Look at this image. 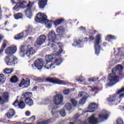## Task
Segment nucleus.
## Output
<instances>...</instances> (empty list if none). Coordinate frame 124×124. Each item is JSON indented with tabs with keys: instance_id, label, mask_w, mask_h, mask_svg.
Instances as JSON below:
<instances>
[{
	"instance_id": "obj_1",
	"label": "nucleus",
	"mask_w": 124,
	"mask_h": 124,
	"mask_svg": "<svg viewBox=\"0 0 124 124\" xmlns=\"http://www.w3.org/2000/svg\"><path fill=\"white\" fill-rule=\"evenodd\" d=\"M58 54L56 53V55L52 54L46 56V65L44 66L45 68L52 69L55 68L56 65L59 66L62 63V59L59 57Z\"/></svg>"
},
{
	"instance_id": "obj_2",
	"label": "nucleus",
	"mask_w": 124,
	"mask_h": 124,
	"mask_svg": "<svg viewBox=\"0 0 124 124\" xmlns=\"http://www.w3.org/2000/svg\"><path fill=\"white\" fill-rule=\"evenodd\" d=\"M98 118L96 117L95 114H93L87 120L86 124H98L102 123L103 121H105L108 119L109 117V113L106 110H103L101 114L98 115Z\"/></svg>"
},
{
	"instance_id": "obj_3",
	"label": "nucleus",
	"mask_w": 124,
	"mask_h": 124,
	"mask_svg": "<svg viewBox=\"0 0 124 124\" xmlns=\"http://www.w3.org/2000/svg\"><path fill=\"white\" fill-rule=\"evenodd\" d=\"M123 71V66L118 65L114 68L112 70V73L108 76V86H113L119 82V77L117 74Z\"/></svg>"
},
{
	"instance_id": "obj_4",
	"label": "nucleus",
	"mask_w": 124,
	"mask_h": 124,
	"mask_svg": "<svg viewBox=\"0 0 124 124\" xmlns=\"http://www.w3.org/2000/svg\"><path fill=\"white\" fill-rule=\"evenodd\" d=\"M11 2L13 4H16L13 8L14 10H16V11H18L20 8H25V7L28 8L34 5V2L31 1L27 2L25 1H23V0H11Z\"/></svg>"
},
{
	"instance_id": "obj_5",
	"label": "nucleus",
	"mask_w": 124,
	"mask_h": 124,
	"mask_svg": "<svg viewBox=\"0 0 124 124\" xmlns=\"http://www.w3.org/2000/svg\"><path fill=\"white\" fill-rule=\"evenodd\" d=\"M35 21L37 23H44L46 28L50 29L52 28V21H49L47 19V16L44 13H39L35 17Z\"/></svg>"
},
{
	"instance_id": "obj_6",
	"label": "nucleus",
	"mask_w": 124,
	"mask_h": 124,
	"mask_svg": "<svg viewBox=\"0 0 124 124\" xmlns=\"http://www.w3.org/2000/svg\"><path fill=\"white\" fill-rule=\"evenodd\" d=\"M47 37L48 38V46H51V49L53 51H57L58 48L57 47V43H55V40L56 39V33L54 31H50L48 34Z\"/></svg>"
},
{
	"instance_id": "obj_7",
	"label": "nucleus",
	"mask_w": 124,
	"mask_h": 124,
	"mask_svg": "<svg viewBox=\"0 0 124 124\" xmlns=\"http://www.w3.org/2000/svg\"><path fill=\"white\" fill-rule=\"evenodd\" d=\"M46 82H49V83H53V84H58V85H67L68 81L62 80L57 78H46Z\"/></svg>"
},
{
	"instance_id": "obj_8",
	"label": "nucleus",
	"mask_w": 124,
	"mask_h": 124,
	"mask_svg": "<svg viewBox=\"0 0 124 124\" xmlns=\"http://www.w3.org/2000/svg\"><path fill=\"white\" fill-rule=\"evenodd\" d=\"M24 97H25V102L29 105V106H32L33 105V101L31 99V97L32 96V93L31 92L25 93L22 94Z\"/></svg>"
},
{
	"instance_id": "obj_9",
	"label": "nucleus",
	"mask_w": 124,
	"mask_h": 124,
	"mask_svg": "<svg viewBox=\"0 0 124 124\" xmlns=\"http://www.w3.org/2000/svg\"><path fill=\"white\" fill-rule=\"evenodd\" d=\"M95 41L94 45V47L95 49V54L96 55H98L100 51V45H99V44L101 41V36L99 35H97L96 36V39Z\"/></svg>"
},
{
	"instance_id": "obj_10",
	"label": "nucleus",
	"mask_w": 124,
	"mask_h": 124,
	"mask_svg": "<svg viewBox=\"0 0 124 124\" xmlns=\"http://www.w3.org/2000/svg\"><path fill=\"white\" fill-rule=\"evenodd\" d=\"M4 61L7 65H12V66H14L15 65V63H16V62H18V60L13 56H11L10 57L8 56L6 57V58L4 59Z\"/></svg>"
},
{
	"instance_id": "obj_11",
	"label": "nucleus",
	"mask_w": 124,
	"mask_h": 124,
	"mask_svg": "<svg viewBox=\"0 0 124 124\" xmlns=\"http://www.w3.org/2000/svg\"><path fill=\"white\" fill-rule=\"evenodd\" d=\"M17 52V47L15 46H12L7 48L5 50V53L7 56H11Z\"/></svg>"
},
{
	"instance_id": "obj_12",
	"label": "nucleus",
	"mask_w": 124,
	"mask_h": 124,
	"mask_svg": "<svg viewBox=\"0 0 124 124\" xmlns=\"http://www.w3.org/2000/svg\"><path fill=\"white\" fill-rule=\"evenodd\" d=\"M62 100H63V96L61 94H58L53 96V101L55 105L58 106L62 104Z\"/></svg>"
},
{
	"instance_id": "obj_13",
	"label": "nucleus",
	"mask_w": 124,
	"mask_h": 124,
	"mask_svg": "<svg viewBox=\"0 0 124 124\" xmlns=\"http://www.w3.org/2000/svg\"><path fill=\"white\" fill-rule=\"evenodd\" d=\"M43 60L42 59H40L36 60L34 62V65H31L32 67H36L37 69L40 70V69H42V67H43Z\"/></svg>"
},
{
	"instance_id": "obj_14",
	"label": "nucleus",
	"mask_w": 124,
	"mask_h": 124,
	"mask_svg": "<svg viewBox=\"0 0 124 124\" xmlns=\"http://www.w3.org/2000/svg\"><path fill=\"white\" fill-rule=\"evenodd\" d=\"M46 40V36L45 35H41L35 42V46H40L45 42Z\"/></svg>"
},
{
	"instance_id": "obj_15",
	"label": "nucleus",
	"mask_w": 124,
	"mask_h": 124,
	"mask_svg": "<svg viewBox=\"0 0 124 124\" xmlns=\"http://www.w3.org/2000/svg\"><path fill=\"white\" fill-rule=\"evenodd\" d=\"M17 96V99L15 101V102L13 104V105L15 106V107H17V108H20V109H24L26 106H25V103L23 101H20L18 100Z\"/></svg>"
},
{
	"instance_id": "obj_16",
	"label": "nucleus",
	"mask_w": 124,
	"mask_h": 124,
	"mask_svg": "<svg viewBox=\"0 0 124 124\" xmlns=\"http://www.w3.org/2000/svg\"><path fill=\"white\" fill-rule=\"evenodd\" d=\"M97 107H98V105L97 104H95L94 103H92L90 104L88 108L89 110H87L84 113H92L93 112H94L96 109H97Z\"/></svg>"
},
{
	"instance_id": "obj_17",
	"label": "nucleus",
	"mask_w": 124,
	"mask_h": 124,
	"mask_svg": "<svg viewBox=\"0 0 124 124\" xmlns=\"http://www.w3.org/2000/svg\"><path fill=\"white\" fill-rule=\"evenodd\" d=\"M26 31L24 32L26 35H32L34 33V29L31 25H28L26 27Z\"/></svg>"
},
{
	"instance_id": "obj_18",
	"label": "nucleus",
	"mask_w": 124,
	"mask_h": 124,
	"mask_svg": "<svg viewBox=\"0 0 124 124\" xmlns=\"http://www.w3.org/2000/svg\"><path fill=\"white\" fill-rule=\"evenodd\" d=\"M34 54H35V50L33 47H30L26 51L25 57L27 56L28 58H31Z\"/></svg>"
},
{
	"instance_id": "obj_19",
	"label": "nucleus",
	"mask_w": 124,
	"mask_h": 124,
	"mask_svg": "<svg viewBox=\"0 0 124 124\" xmlns=\"http://www.w3.org/2000/svg\"><path fill=\"white\" fill-rule=\"evenodd\" d=\"M30 82H31V79L30 78H27L25 80L23 79L19 84V87L21 88H28V87H30Z\"/></svg>"
},
{
	"instance_id": "obj_20",
	"label": "nucleus",
	"mask_w": 124,
	"mask_h": 124,
	"mask_svg": "<svg viewBox=\"0 0 124 124\" xmlns=\"http://www.w3.org/2000/svg\"><path fill=\"white\" fill-rule=\"evenodd\" d=\"M28 49H29L28 45L22 46L20 47V51L19 53L20 57L24 58L25 57V54H26V51H27Z\"/></svg>"
},
{
	"instance_id": "obj_21",
	"label": "nucleus",
	"mask_w": 124,
	"mask_h": 124,
	"mask_svg": "<svg viewBox=\"0 0 124 124\" xmlns=\"http://www.w3.org/2000/svg\"><path fill=\"white\" fill-rule=\"evenodd\" d=\"M33 7V6H32L31 7H28L27 8L26 10L25 11V14L29 19H31L33 14H32V8Z\"/></svg>"
},
{
	"instance_id": "obj_22",
	"label": "nucleus",
	"mask_w": 124,
	"mask_h": 124,
	"mask_svg": "<svg viewBox=\"0 0 124 124\" xmlns=\"http://www.w3.org/2000/svg\"><path fill=\"white\" fill-rule=\"evenodd\" d=\"M8 99V93L4 92L2 93L1 97H0V103L3 104Z\"/></svg>"
},
{
	"instance_id": "obj_23",
	"label": "nucleus",
	"mask_w": 124,
	"mask_h": 124,
	"mask_svg": "<svg viewBox=\"0 0 124 124\" xmlns=\"http://www.w3.org/2000/svg\"><path fill=\"white\" fill-rule=\"evenodd\" d=\"M48 0H39L38 5L39 8L42 9L45 7V5H47V1Z\"/></svg>"
},
{
	"instance_id": "obj_24",
	"label": "nucleus",
	"mask_w": 124,
	"mask_h": 124,
	"mask_svg": "<svg viewBox=\"0 0 124 124\" xmlns=\"http://www.w3.org/2000/svg\"><path fill=\"white\" fill-rule=\"evenodd\" d=\"M57 45H58L60 50H59L58 52H57V53H58V56H60V55H61L62 54V52L63 51V44L61 43H59L58 44L56 43V46H57Z\"/></svg>"
},
{
	"instance_id": "obj_25",
	"label": "nucleus",
	"mask_w": 124,
	"mask_h": 124,
	"mask_svg": "<svg viewBox=\"0 0 124 124\" xmlns=\"http://www.w3.org/2000/svg\"><path fill=\"white\" fill-rule=\"evenodd\" d=\"M15 115V111H14V109H11L8 113H7L6 116L8 118V119H11L13 116Z\"/></svg>"
},
{
	"instance_id": "obj_26",
	"label": "nucleus",
	"mask_w": 124,
	"mask_h": 124,
	"mask_svg": "<svg viewBox=\"0 0 124 124\" xmlns=\"http://www.w3.org/2000/svg\"><path fill=\"white\" fill-rule=\"evenodd\" d=\"M56 31L58 33H59V35H62L63 34V32H64V28L62 26L59 27L57 28Z\"/></svg>"
},
{
	"instance_id": "obj_27",
	"label": "nucleus",
	"mask_w": 124,
	"mask_h": 124,
	"mask_svg": "<svg viewBox=\"0 0 124 124\" xmlns=\"http://www.w3.org/2000/svg\"><path fill=\"white\" fill-rule=\"evenodd\" d=\"M73 46L76 47L77 46H82V42L80 40H76L73 43Z\"/></svg>"
},
{
	"instance_id": "obj_28",
	"label": "nucleus",
	"mask_w": 124,
	"mask_h": 124,
	"mask_svg": "<svg viewBox=\"0 0 124 124\" xmlns=\"http://www.w3.org/2000/svg\"><path fill=\"white\" fill-rule=\"evenodd\" d=\"M52 100V98H46L42 101V104H44V105H47V104L50 103Z\"/></svg>"
},
{
	"instance_id": "obj_29",
	"label": "nucleus",
	"mask_w": 124,
	"mask_h": 124,
	"mask_svg": "<svg viewBox=\"0 0 124 124\" xmlns=\"http://www.w3.org/2000/svg\"><path fill=\"white\" fill-rule=\"evenodd\" d=\"M24 33H25L24 32H22L15 36L14 37L15 39H16V40H18L19 39H22V38L24 37Z\"/></svg>"
},
{
	"instance_id": "obj_30",
	"label": "nucleus",
	"mask_w": 124,
	"mask_h": 124,
	"mask_svg": "<svg viewBox=\"0 0 124 124\" xmlns=\"http://www.w3.org/2000/svg\"><path fill=\"white\" fill-rule=\"evenodd\" d=\"M72 108V105H71L70 103H66V105L64 106V109H65V110H68V111L71 110Z\"/></svg>"
},
{
	"instance_id": "obj_31",
	"label": "nucleus",
	"mask_w": 124,
	"mask_h": 124,
	"mask_svg": "<svg viewBox=\"0 0 124 124\" xmlns=\"http://www.w3.org/2000/svg\"><path fill=\"white\" fill-rule=\"evenodd\" d=\"M56 109H57V108L53 107L51 112V115L53 116V117H57L58 116V111L56 110Z\"/></svg>"
},
{
	"instance_id": "obj_32",
	"label": "nucleus",
	"mask_w": 124,
	"mask_h": 124,
	"mask_svg": "<svg viewBox=\"0 0 124 124\" xmlns=\"http://www.w3.org/2000/svg\"><path fill=\"white\" fill-rule=\"evenodd\" d=\"M78 97H87L88 96V93L86 92H79L78 94Z\"/></svg>"
},
{
	"instance_id": "obj_33",
	"label": "nucleus",
	"mask_w": 124,
	"mask_h": 124,
	"mask_svg": "<svg viewBox=\"0 0 124 124\" xmlns=\"http://www.w3.org/2000/svg\"><path fill=\"white\" fill-rule=\"evenodd\" d=\"M63 21L64 20L62 18L58 19L54 22V24L55 26H58V25H60L61 24H62V23L63 22Z\"/></svg>"
},
{
	"instance_id": "obj_34",
	"label": "nucleus",
	"mask_w": 124,
	"mask_h": 124,
	"mask_svg": "<svg viewBox=\"0 0 124 124\" xmlns=\"http://www.w3.org/2000/svg\"><path fill=\"white\" fill-rule=\"evenodd\" d=\"M22 18H23V14L21 13H18L15 15V18L16 20H19V19H22Z\"/></svg>"
},
{
	"instance_id": "obj_35",
	"label": "nucleus",
	"mask_w": 124,
	"mask_h": 124,
	"mask_svg": "<svg viewBox=\"0 0 124 124\" xmlns=\"http://www.w3.org/2000/svg\"><path fill=\"white\" fill-rule=\"evenodd\" d=\"M113 39H115V38H114V36L111 35H108L106 37V40L108 42L112 41Z\"/></svg>"
},
{
	"instance_id": "obj_36",
	"label": "nucleus",
	"mask_w": 124,
	"mask_h": 124,
	"mask_svg": "<svg viewBox=\"0 0 124 124\" xmlns=\"http://www.w3.org/2000/svg\"><path fill=\"white\" fill-rule=\"evenodd\" d=\"M70 102L72 103L73 107H76L77 106V104H78L77 101H76V100L74 99V98H71L70 99Z\"/></svg>"
},
{
	"instance_id": "obj_37",
	"label": "nucleus",
	"mask_w": 124,
	"mask_h": 124,
	"mask_svg": "<svg viewBox=\"0 0 124 124\" xmlns=\"http://www.w3.org/2000/svg\"><path fill=\"white\" fill-rule=\"evenodd\" d=\"M10 81L11 83H16V82H18V78H17V77L15 76L12 77L10 79Z\"/></svg>"
},
{
	"instance_id": "obj_38",
	"label": "nucleus",
	"mask_w": 124,
	"mask_h": 124,
	"mask_svg": "<svg viewBox=\"0 0 124 124\" xmlns=\"http://www.w3.org/2000/svg\"><path fill=\"white\" fill-rule=\"evenodd\" d=\"M87 101V97H83L82 99L79 100V104L83 105V104H85L86 101Z\"/></svg>"
},
{
	"instance_id": "obj_39",
	"label": "nucleus",
	"mask_w": 124,
	"mask_h": 124,
	"mask_svg": "<svg viewBox=\"0 0 124 124\" xmlns=\"http://www.w3.org/2000/svg\"><path fill=\"white\" fill-rule=\"evenodd\" d=\"M60 114L62 117H65L66 116V113L64 109H62L60 111Z\"/></svg>"
},
{
	"instance_id": "obj_40",
	"label": "nucleus",
	"mask_w": 124,
	"mask_h": 124,
	"mask_svg": "<svg viewBox=\"0 0 124 124\" xmlns=\"http://www.w3.org/2000/svg\"><path fill=\"white\" fill-rule=\"evenodd\" d=\"M3 72L5 74H11L13 72V71L10 70V69H6L4 70Z\"/></svg>"
},
{
	"instance_id": "obj_41",
	"label": "nucleus",
	"mask_w": 124,
	"mask_h": 124,
	"mask_svg": "<svg viewBox=\"0 0 124 124\" xmlns=\"http://www.w3.org/2000/svg\"><path fill=\"white\" fill-rule=\"evenodd\" d=\"M115 100H116V97L115 96L109 97L107 99V101H108V102H113V101H115Z\"/></svg>"
},
{
	"instance_id": "obj_42",
	"label": "nucleus",
	"mask_w": 124,
	"mask_h": 124,
	"mask_svg": "<svg viewBox=\"0 0 124 124\" xmlns=\"http://www.w3.org/2000/svg\"><path fill=\"white\" fill-rule=\"evenodd\" d=\"M76 79L78 82H84L85 81V78L83 77H77Z\"/></svg>"
},
{
	"instance_id": "obj_43",
	"label": "nucleus",
	"mask_w": 124,
	"mask_h": 124,
	"mask_svg": "<svg viewBox=\"0 0 124 124\" xmlns=\"http://www.w3.org/2000/svg\"><path fill=\"white\" fill-rule=\"evenodd\" d=\"M0 83H4V75L0 74Z\"/></svg>"
},
{
	"instance_id": "obj_44",
	"label": "nucleus",
	"mask_w": 124,
	"mask_h": 124,
	"mask_svg": "<svg viewBox=\"0 0 124 124\" xmlns=\"http://www.w3.org/2000/svg\"><path fill=\"white\" fill-rule=\"evenodd\" d=\"M73 91V89H67V90H65L63 91V93L64 94L67 95L68 93H69L70 92H72Z\"/></svg>"
},
{
	"instance_id": "obj_45",
	"label": "nucleus",
	"mask_w": 124,
	"mask_h": 124,
	"mask_svg": "<svg viewBox=\"0 0 124 124\" xmlns=\"http://www.w3.org/2000/svg\"><path fill=\"white\" fill-rule=\"evenodd\" d=\"M98 80V78H95V77H93L92 79L89 78V82H95V81H97Z\"/></svg>"
},
{
	"instance_id": "obj_46",
	"label": "nucleus",
	"mask_w": 124,
	"mask_h": 124,
	"mask_svg": "<svg viewBox=\"0 0 124 124\" xmlns=\"http://www.w3.org/2000/svg\"><path fill=\"white\" fill-rule=\"evenodd\" d=\"M88 89H89V90H91L92 91V92H93V91H95L97 90H99V89H98L94 86H93L92 87L91 86H89Z\"/></svg>"
},
{
	"instance_id": "obj_47",
	"label": "nucleus",
	"mask_w": 124,
	"mask_h": 124,
	"mask_svg": "<svg viewBox=\"0 0 124 124\" xmlns=\"http://www.w3.org/2000/svg\"><path fill=\"white\" fill-rule=\"evenodd\" d=\"M29 122H34L35 121V116H32L30 118L28 119Z\"/></svg>"
},
{
	"instance_id": "obj_48",
	"label": "nucleus",
	"mask_w": 124,
	"mask_h": 124,
	"mask_svg": "<svg viewBox=\"0 0 124 124\" xmlns=\"http://www.w3.org/2000/svg\"><path fill=\"white\" fill-rule=\"evenodd\" d=\"M117 124H124V121L121 119H118L116 121Z\"/></svg>"
},
{
	"instance_id": "obj_49",
	"label": "nucleus",
	"mask_w": 124,
	"mask_h": 124,
	"mask_svg": "<svg viewBox=\"0 0 124 124\" xmlns=\"http://www.w3.org/2000/svg\"><path fill=\"white\" fill-rule=\"evenodd\" d=\"M48 123H49V121L46 120L43 122H39L38 123H37L36 124H47Z\"/></svg>"
},
{
	"instance_id": "obj_50",
	"label": "nucleus",
	"mask_w": 124,
	"mask_h": 124,
	"mask_svg": "<svg viewBox=\"0 0 124 124\" xmlns=\"http://www.w3.org/2000/svg\"><path fill=\"white\" fill-rule=\"evenodd\" d=\"M6 46H7V45H6V43H4L2 46V47L1 48V49L3 51L4 50L5 48H6Z\"/></svg>"
},
{
	"instance_id": "obj_51",
	"label": "nucleus",
	"mask_w": 124,
	"mask_h": 124,
	"mask_svg": "<svg viewBox=\"0 0 124 124\" xmlns=\"http://www.w3.org/2000/svg\"><path fill=\"white\" fill-rule=\"evenodd\" d=\"M88 32H89L90 34H93V33H95V32H96V31L94 30H90Z\"/></svg>"
},
{
	"instance_id": "obj_52",
	"label": "nucleus",
	"mask_w": 124,
	"mask_h": 124,
	"mask_svg": "<svg viewBox=\"0 0 124 124\" xmlns=\"http://www.w3.org/2000/svg\"><path fill=\"white\" fill-rule=\"evenodd\" d=\"M124 92V88H122L121 89L119 90L117 93H123Z\"/></svg>"
},
{
	"instance_id": "obj_53",
	"label": "nucleus",
	"mask_w": 124,
	"mask_h": 124,
	"mask_svg": "<svg viewBox=\"0 0 124 124\" xmlns=\"http://www.w3.org/2000/svg\"><path fill=\"white\" fill-rule=\"evenodd\" d=\"M25 115L26 116H31V112H30L29 111H27L25 112Z\"/></svg>"
},
{
	"instance_id": "obj_54",
	"label": "nucleus",
	"mask_w": 124,
	"mask_h": 124,
	"mask_svg": "<svg viewBox=\"0 0 124 124\" xmlns=\"http://www.w3.org/2000/svg\"><path fill=\"white\" fill-rule=\"evenodd\" d=\"M88 40H89V39H88L87 38H84L82 39V41L83 42H86V41H87Z\"/></svg>"
},
{
	"instance_id": "obj_55",
	"label": "nucleus",
	"mask_w": 124,
	"mask_h": 124,
	"mask_svg": "<svg viewBox=\"0 0 124 124\" xmlns=\"http://www.w3.org/2000/svg\"><path fill=\"white\" fill-rule=\"evenodd\" d=\"M3 38H4V36L0 34V43H1V41L2 40V39H3Z\"/></svg>"
},
{
	"instance_id": "obj_56",
	"label": "nucleus",
	"mask_w": 124,
	"mask_h": 124,
	"mask_svg": "<svg viewBox=\"0 0 124 124\" xmlns=\"http://www.w3.org/2000/svg\"><path fill=\"white\" fill-rule=\"evenodd\" d=\"M78 118H79V115L76 114V115L74 116V120H77V119H78Z\"/></svg>"
},
{
	"instance_id": "obj_57",
	"label": "nucleus",
	"mask_w": 124,
	"mask_h": 124,
	"mask_svg": "<svg viewBox=\"0 0 124 124\" xmlns=\"http://www.w3.org/2000/svg\"><path fill=\"white\" fill-rule=\"evenodd\" d=\"M119 97L121 99L124 98V93H122L120 95H119Z\"/></svg>"
},
{
	"instance_id": "obj_58",
	"label": "nucleus",
	"mask_w": 124,
	"mask_h": 124,
	"mask_svg": "<svg viewBox=\"0 0 124 124\" xmlns=\"http://www.w3.org/2000/svg\"><path fill=\"white\" fill-rule=\"evenodd\" d=\"M3 53V50L2 49H0V57H1V56H2V53Z\"/></svg>"
},
{
	"instance_id": "obj_59",
	"label": "nucleus",
	"mask_w": 124,
	"mask_h": 124,
	"mask_svg": "<svg viewBox=\"0 0 124 124\" xmlns=\"http://www.w3.org/2000/svg\"><path fill=\"white\" fill-rule=\"evenodd\" d=\"M79 30H80V31H85V28H84L83 27H80L79 28Z\"/></svg>"
},
{
	"instance_id": "obj_60",
	"label": "nucleus",
	"mask_w": 124,
	"mask_h": 124,
	"mask_svg": "<svg viewBox=\"0 0 124 124\" xmlns=\"http://www.w3.org/2000/svg\"><path fill=\"white\" fill-rule=\"evenodd\" d=\"M37 89H38V87L37 86H34L32 90H33V91H35Z\"/></svg>"
},
{
	"instance_id": "obj_61",
	"label": "nucleus",
	"mask_w": 124,
	"mask_h": 124,
	"mask_svg": "<svg viewBox=\"0 0 124 124\" xmlns=\"http://www.w3.org/2000/svg\"><path fill=\"white\" fill-rule=\"evenodd\" d=\"M0 20H1V11L0 10Z\"/></svg>"
},
{
	"instance_id": "obj_62",
	"label": "nucleus",
	"mask_w": 124,
	"mask_h": 124,
	"mask_svg": "<svg viewBox=\"0 0 124 124\" xmlns=\"http://www.w3.org/2000/svg\"><path fill=\"white\" fill-rule=\"evenodd\" d=\"M90 40H93V36H91L90 37Z\"/></svg>"
},
{
	"instance_id": "obj_63",
	"label": "nucleus",
	"mask_w": 124,
	"mask_h": 124,
	"mask_svg": "<svg viewBox=\"0 0 124 124\" xmlns=\"http://www.w3.org/2000/svg\"><path fill=\"white\" fill-rule=\"evenodd\" d=\"M16 27H17L16 24H15V25H13V28H16Z\"/></svg>"
},
{
	"instance_id": "obj_64",
	"label": "nucleus",
	"mask_w": 124,
	"mask_h": 124,
	"mask_svg": "<svg viewBox=\"0 0 124 124\" xmlns=\"http://www.w3.org/2000/svg\"><path fill=\"white\" fill-rule=\"evenodd\" d=\"M25 124H33L32 123H26Z\"/></svg>"
}]
</instances>
